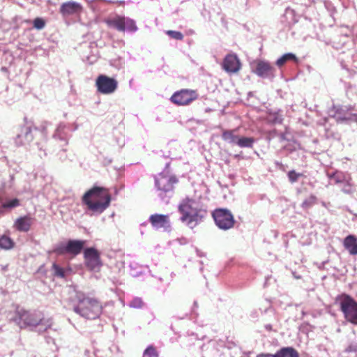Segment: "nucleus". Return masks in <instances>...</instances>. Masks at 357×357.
<instances>
[{"mask_svg": "<svg viewBox=\"0 0 357 357\" xmlns=\"http://www.w3.org/2000/svg\"><path fill=\"white\" fill-rule=\"evenodd\" d=\"M45 22L43 19L40 18V17H36L34 20H33V27L36 28V29H42L45 27Z\"/></svg>", "mask_w": 357, "mask_h": 357, "instance_id": "nucleus-32", "label": "nucleus"}, {"mask_svg": "<svg viewBox=\"0 0 357 357\" xmlns=\"http://www.w3.org/2000/svg\"><path fill=\"white\" fill-rule=\"evenodd\" d=\"M84 245V241L69 240L66 245H59L54 249V252L59 255L70 254L76 256L81 253Z\"/></svg>", "mask_w": 357, "mask_h": 357, "instance_id": "nucleus-9", "label": "nucleus"}, {"mask_svg": "<svg viewBox=\"0 0 357 357\" xmlns=\"http://www.w3.org/2000/svg\"><path fill=\"white\" fill-rule=\"evenodd\" d=\"M166 33L172 38L176 40H182L183 39V35L180 31L169 30L167 31Z\"/></svg>", "mask_w": 357, "mask_h": 357, "instance_id": "nucleus-29", "label": "nucleus"}, {"mask_svg": "<svg viewBox=\"0 0 357 357\" xmlns=\"http://www.w3.org/2000/svg\"><path fill=\"white\" fill-rule=\"evenodd\" d=\"M215 225L221 229L227 230L233 228L235 220L232 213L226 208H216L212 213Z\"/></svg>", "mask_w": 357, "mask_h": 357, "instance_id": "nucleus-6", "label": "nucleus"}, {"mask_svg": "<svg viewBox=\"0 0 357 357\" xmlns=\"http://www.w3.org/2000/svg\"><path fill=\"white\" fill-rule=\"evenodd\" d=\"M336 302L339 303L344 319L352 324L357 325V301L351 296L342 294L337 296Z\"/></svg>", "mask_w": 357, "mask_h": 357, "instance_id": "nucleus-5", "label": "nucleus"}, {"mask_svg": "<svg viewBox=\"0 0 357 357\" xmlns=\"http://www.w3.org/2000/svg\"><path fill=\"white\" fill-rule=\"evenodd\" d=\"M77 297L78 305L74 307L76 313L89 319H95L100 317L102 307L97 299L84 294H79Z\"/></svg>", "mask_w": 357, "mask_h": 357, "instance_id": "nucleus-3", "label": "nucleus"}, {"mask_svg": "<svg viewBox=\"0 0 357 357\" xmlns=\"http://www.w3.org/2000/svg\"><path fill=\"white\" fill-rule=\"evenodd\" d=\"M346 351H347V352H356V351H357V344H350L346 349Z\"/></svg>", "mask_w": 357, "mask_h": 357, "instance_id": "nucleus-34", "label": "nucleus"}, {"mask_svg": "<svg viewBox=\"0 0 357 357\" xmlns=\"http://www.w3.org/2000/svg\"><path fill=\"white\" fill-rule=\"evenodd\" d=\"M82 10V5L75 1L64 2L61 5L59 8V12L63 16H69L80 13Z\"/></svg>", "mask_w": 357, "mask_h": 357, "instance_id": "nucleus-15", "label": "nucleus"}, {"mask_svg": "<svg viewBox=\"0 0 357 357\" xmlns=\"http://www.w3.org/2000/svg\"><path fill=\"white\" fill-rule=\"evenodd\" d=\"M289 61H294L297 63L298 59L295 54H294L292 53H287V54H284V55H282L280 58H279L276 61V65L278 67H282Z\"/></svg>", "mask_w": 357, "mask_h": 357, "instance_id": "nucleus-22", "label": "nucleus"}, {"mask_svg": "<svg viewBox=\"0 0 357 357\" xmlns=\"http://www.w3.org/2000/svg\"><path fill=\"white\" fill-rule=\"evenodd\" d=\"M31 128L30 127L27 128V130H26V135L28 133H31Z\"/></svg>", "mask_w": 357, "mask_h": 357, "instance_id": "nucleus-36", "label": "nucleus"}, {"mask_svg": "<svg viewBox=\"0 0 357 357\" xmlns=\"http://www.w3.org/2000/svg\"><path fill=\"white\" fill-rule=\"evenodd\" d=\"M315 202L316 197L313 195H311L302 203V207L304 208H308L311 207L312 205H314Z\"/></svg>", "mask_w": 357, "mask_h": 357, "instance_id": "nucleus-31", "label": "nucleus"}, {"mask_svg": "<svg viewBox=\"0 0 357 357\" xmlns=\"http://www.w3.org/2000/svg\"><path fill=\"white\" fill-rule=\"evenodd\" d=\"M53 268L54 271L55 275L59 277V278H64L65 277V271L63 268L59 266L58 265L54 264H53Z\"/></svg>", "mask_w": 357, "mask_h": 357, "instance_id": "nucleus-33", "label": "nucleus"}, {"mask_svg": "<svg viewBox=\"0 0 357 357\" xmlns=\"http://www.w3.org/2000/svg\"><path fill=\"white\" fill-rule=\"evenodd\" d=\"M255 142L253 137H238L236 145L241 148H252Z\"/></svg>", "mask_w": 357, "mask_h": 357, "instance_id": "nucleus-23", "label": "nucleus"}, {"mask_svg": "<svg viewBox=\"0 0 357 357\" xmlns=\"http://www.w3.org/2000/svg\"><path fill=\"white\" fill-rule=\"evenodd\" d=\"M112 195L109 190L99 186H93L87 190L82 197L83 205L93 214H101L109 206Z\"/></svg>", "mask_w": 357, "mask_h": 357, "instance_id": "nucleus-1", "label": "nucleus"}, {"mask_svg": "<svg viewBox=\"0 0 357 357\" xmlns=\"http://www.w3.org/2000/svg\"><path fill=\"white\" fill-rule=\"evenodd\" d=\"M124 27L125 31L128 30L129 31H135L137 29V27L135 24V22L133 20L130 18H126L124 17Z\"/></svg>", "mask_w": 357, "mask_h": 357, "instance_id": "nucleus-26", "label": "nucleus"}, {"mask_svg": "<svg viewBox=\"0 0 357 357\" xmlns=\"http://www.w3.org/2000/svg\"><path fill=\"white\" fill-rule=\"evenodd\" d=\"M84 258L86 266L91 271L99 268L102 266L100 254L94 248H88L84 250Z\"/></svg>", "mask_w": 357, "mask_h": 357, "instance_id": "nucleus-11", "label": "nucleus"}, {"mask_svg": "<svg viewBox=\"0 0 357 357\" xmlns=\"http://www.w3.org/2000/svg\"><path fill=\"white\" fill-rule=\"evenodd\" d=\"M275 354V357H300L298 351L291 347H282Z\"/></svg>", "mask_w": 357, "mask_h": 357, "instance_id": "nucleus-18", "label": "nucleus"}, {"mask_svg": "<svg viewBox=\"0 0 357 357\" xmlns=\"http://www.w3.org/2000/svg\"><path fill=\"white\" fill-rule=\"evenodd\" d=\"M96 85L98 92L100 93L110 94L117 89L118 82L114 78L100 75L96 79Z\"/></svg>", "mask_w": 357, "mask_h": 357, "instance_id": "nucleus-10", "label": "nucleus"}, {"mask_svg": "<svg viewBox=\"0 0 357 357\" xmlns=\"http://www.w3.org/2000/svg\"><path fill=\"white\" fill-rule=\"evenodd\" d=\"M9 320L17 325L20 329L43 325L45 326V330H47L52 324V319H45L42 312H31L19 305H15V310L11 312V317Z\"/></svg>", "mask_w": 357, "mask_h": 357, "instance_id": "nucleus-2", "label": "nucleus"}, {"mask_svg": "<svg viewBox=\"0 0 357 357\" xmlns=\"http://www.w3.org/2000/svg\"><path fill=\"white\" fill-rule=\"evenodd\" d=\"M275 354H260L257 356V357H275Z\"/></svg>", "mask_w": 357, "mask_h": 357, "instance_id": "nucleus-35", "label": "nucleus"}, {"mask_svg": "<svg viewBox=\"0 0 357 357\" xmlns=\"http://www.w3.org/2000/svg\"><path fill=\"white\" fill-rule=\"evenodd\" d=\"M14 245V241L9 236L3 235L0 237V248L10 250L12 249Z\"/></svg>", "mask_w": 357, "mask_h": 357, "instance_id": "nucleus-24", "label": "nucleus"}, {"mask_svg": "<svg viewBox=\"0 0 357 357\" xmlns=\"http://www.w3.org/2000/svg\"><path fill=\"white\" fill-rule=\"evenodd\" d=\"M178 211L181 214V220L185 222L190 228H193L200 223L204 216V212L201 209L192 207L189 201L181 204Z\"/></svg>", "mask_w": 357, "mask_h": 357, "instance_id": "nucleus-4", "label": "nucleus"}, {"mask_svg": "<svg viewBox=\"0 0 357 357\" xmlns=\"http://www.w3.org/2000/svg\"><path fill=\"white\" fill-rule=\"evenodd\" d=\"M20 206V200L15 198L10 201L6 202L2 204L3 208H12Z\"/></svg>", "mask_w": 357, "mask_h": 357, "instance_id": "nucleus-28", "label": "nucleus"}, {"mask_svg": "<svg viewBox=\"0 0 357 357\" xmlns=\"http://www.w3.org/2000/svg\"><path fill=\"white\" fill-rule=\"evenodd\" d=\"M198 93L196 90L184 89L176 91L171 96L170 100L178 106L188 105L198 98Z\"/></svg>", "mask_w": 357, "mask_h": 357, "instance_id": "nucleus-7", "label": "nucleus"}, {"mask_svg": "<svg viewBox=\"0 0 357 357\" xmlns=\"http://www.w3.org/2000/svg\"><path fill=\"white\" fill-rule=\"evenodd\" d=\"M222 68L228 73H237L241 68V63L235 54H228L222 62Z\"/></svg>", "mask_w": 357, "mask_h": 357, "instance_id": "nucleus-13", "label": "nucleus"}, {"mask_svg": "<svg viewBox=\"0 0 357 357\" xmlns=\"http://www.w3.org/2000/svg\"><path fill=\"white\" fill-rule=\"evenodd\" d=\"M268 121L273 124L282 123L283 118L282 115L278 112L270 113L267 116Z\"/></svg>", "mask_w": 357, "mask_h": 357, "instance_id": "nucleus-25", "label": "nucleus"}, {"mask_svg": "<svg viewBox=\"0 0 357 357\" xmlns=\"http://www.w3.org/2000/svg\"><path fill=\"white\" fill-rule=\"evenodd\" d=\"M178 183V178L175 176H169L160 174L155 178V184L160 195L163 196L166 193L174 190V185Z\"/></svg>", "mask_w": 357, "mask_h": 357, "instance_id": "nucleus-8", "label": "nucleus"}, {"mask_svg": "<svg viewBox=\"0 0 357 357\" xmlns=\"http://www.w3.org/2000/svg\"><path fill=\"white\" fill-rule=\"evenodd\" d=\"M235 132L236 130H225L222 131V138L225 142L236 144L238 136Z\"/></svg>", "mask_w": 357, "mask_h": 357, "instance_id": "nucleus-21", "label": "nucleus"}, {"mask_svg": "<svg viewBox=\"0 0 357 357\" xmlns=\"http://www.w3.org/2000/svg\"><path fill=\"white\" fill-rule=\"evenodd\" d=\"M331 178L335 180L336 183L347 182L348 186L351 188V185L349 183V181L351 180V177L347 178L346 176L342 172H336L331 176ZM352 191L353 190L351 188L348 190H344V192L346 193H351Z\"/></svg>", "mask_w": 357, "mask_h": 357, "instance_id": "nucleus-20", "label": "nucleus"}, {"mask_svg": "<svg viewBox=\"0 0 357 357\" xmlns=\"http://www.w3.org/2000/svg\"><path fill=\"white\" fill-rule=\"evenodd\" d=\"M289 181L290 183H294L298 181V178L303 176V174L297 173L294 170H291L287 174Z\"/></svg>", "mask_w": 357, "mask_h": 357, "instance_id": "nucleus-27", "label": "nucleus"}, {"mask_svg": "<svg viewBox=\"0 0 357 357\" xmlns=\"http://www.w3.org/2000/svg\"><path fill=\"white\" fill-rule=\"evenodd\" d=\"M106 24L111 27H113L119 31H124V17L116 16L112 19H109L105 21Z\"/></svg>", "mask_w": 357, "mask_h": 357, "instance_id": "nucleus-19", "label": "nucleus"}, {"mask_svg": "<svg viewBox=\"0 0 357 357\" xmlns=\"http://www.w3.org/2000/svg\"><path fill=\"white\" fill-rule=\"evenodd\" d=\"M35 222V218L29 215L17 218L13 224V228L20 232H28L30 231Z\"/></svg>", "mask_w": 357, "mask_h": 357, "instance_id": "nucleus-14", "label": "nucleus"}, {"mask_svg": "<svg viewBox=\"0 0 357 357\" xmlns=\"http://www.w3.org/2000/svg\"><path fill=\"white\" fill-rule=\"evenodd\" d=\"M253 73L264 78L275 77V68L268 61L259 60L255 61V68Z\"/></svg>", "mask_w": 357, "mask_h": 357, "instance_id": "nucleus-12", "label": "nucleus"}, {"mask_svg": "<svg viewBox=\"0 0 357 357\" xmlns=\"http://www.w3.org/2000/svg\"><path fill=\"white\" fill-rule=\"evenodd\" d=\"M144 356L147 357H158V353L154 347L149 346L144 351Z\"/></svg>", "mask_w": 357, "mask_h": 357, "instance_id": "nucleus-30", "label": "nucleus"}, {"mask_svg": "<svg viewBox=\"0 0 357 357\" xmlns=\"http://www.w3.org/2000/svg\"><path fill=\"white\" fill-rule=\"evenodd\" d=\"M344 248L351 255H357V238L354 235H349L343 242Z\"/></svg>", "mask_w": 357, "mask_h": 357, "instance_id": "nucleus-17", "label": "nucleus"}, {"mask_svg": "<svg viewBox=\"0 0 357 357\" xmlns=\"http://www.w3.org/2000/svg\"><path fill=\"white\" fill-rule=\"evenodd\" d=\"M149 222L152 227L156 229L170 227V221L168 215L153 214L149 217Z\"/></svg>", "mask_w": 357, "mask_h": 357, "instance_id": "nucleus-16", "label": "nucleus"}]
</instances>
